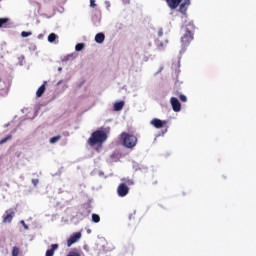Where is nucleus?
Listing matches in <instances>:
<instances>
[{"label":"nucleus","mask_w":256,"mask_h":256,"mask_svg":"<svg viewBox=\"0 0 256 256\" xmlns=\"http://www.w3.org/2000/svg\"><path fill=\"white\" fill-rule=\"evenodd\" d=\"M107 141V133L103 130H96L94 131L90 138L88 139L87 143L90 145V147H95V145H98L101 147L103 143Z\"/></svg>","instance_id":"nucleus-1"},{"label":"nucleus","mask_w":256,"mask_h":256,"mask_svg":"<svg viewBox=\"0 0 256 256\" xmlns=\"http://www.w3.org/2000/svg\"><path fill=\"white\" fill-rule=\"evenodd\" d=\"M120 141L122 142V145L126 147V149H133V147L137 145V136L122 132L120 134Z\"/></svg>","instance_id":"nucleus-2"},{"label":"nucleus","mask_w":256,"mask_h":256,"mask_svg":"<svg viewBox=\"0 0 256 256\" xmlns=\"http://www.w3.org/2000/svg\"><path fill=\"white\" fill-rule=\"evenodd\" d=\"M191 41H193V32L187 29L181 38L182 47H189Z\"/></svg>","instance_id":"nucleus-3"},{"label":"nucleus","mask_w":256,"mask_h":256,"mask_svg":"<svg viewBox=\"0 0 256 256\" xmlns=\"http://www.w3.org/2000/svg\"><path fill=\"white\" fill-rule=\"evenodd\" d=\"M119 197H127L129 195V186L125 183H121L117 188Z\"/></svg>","instance_id":"nucleus-4"},{"label":"nucleus","mask_w":256,"mask_h":256,"mask_svg":"<svg viewBox=\"0 0 256 256\" xmlns=\"http://www.w3.org/2000/svg\"><path fill=\"white\" fill-rule=\"evenodd\" d=\"M13 217H15V211H13V209L6 210L5 215L3 216V223H11Z\"/></svg>","instance_id":"nucleus-5"},{"label":"nucleus","mask_w":256,"mask_h":256,"mask_svg":"<svg viewBox=\"0 0 256 256\" xmlns=\"http://www.w3.org/2000/svg\"><path fill=\"white\" fill-rule=\"evenodd\" d=\"M81 239V232H76L70 236V238L67 240V247H71V245L77 243Z\"/></svg>","instance_id":"nucleus-6"},{"label":"nucleus","mask_w":256,"mask_h":256,"mask_svg":"<svg viewBox=\"0 0 256 256\" xmlns=\"http://www.w3.org/2000/svg\"><path fill=\"white\" fill-rule=\"evenodd\" d=\"M170 103L175 113H179V111H181V102H179V99H177L176 97H172L170 99Z\"/></svg>","instance_id":"nucleus-7"},{"label":"nucleus","mask_w":256,"mask_h":256,"mask_svg":"<svg viewBox=\"0 0 256 256\" xmlns=\"http://www.w3.org/2000/svg\"><path fill=\"white\" fill-rule=\"evenodd\" d=\"M151 125H153V127H155L156 129H161L164 125H167V121L161 120L159 118H154L151 121Z\"/></svg>","instance_id":"nucleus-8"},{"label":"nucleus","mask_w":256,"mask_h":256,"mask_svg":"<svg viewBox=\"0 0 256 256\" xmlns=\"http://www.w3.org/2000/svg\"><path fill=\"white\" fill-rule=\"evenodd\" d=\"M183 0H166V3L170 9H177L181 5Z\"/></svg>","instance_id":"nucleus-9"},{"label":"nucleus","mask_w":256,"mask_h":256,"mask_svg":"<svg viewBox=\"0 0 256 256\" xmlns=\"http://www.w3.org/2000/svg\"><path fill=\"white\" fill-rule=\"evenodd\" d=\"M47 81L43 82V85H41L38 90L36 91V97H43V94L46 90Z\"/></svg>","instance_id":"nucleus-10"},{"label":"nucleus","mask_w":256,"mask_h":256,"mask_svg":"<svg viewBox=\"0 0 256 256\" xmlns=\"http://www.w3.org/2000/svg\"><path fill=\"white\" fill-rule=\"evenodd\" d=\"M57 249H59V244H52L51 245V249H48L46 251V255L45 256H54L55 255V251H57Z\"/></svg>","instance_id":"nucleus-11"},{"label":"nucleus","mask_w":256,"mask_h":256,"mask_svg":"<svg viewBox=\"0 0 256 256\" xmlns=\"http://www.w3.org/2000/svg\"><path fill=\"white\" fill-rule=\"evenodd\" d=\"M96 43H103L105 41V34L103 32L97 33L95 36Z\"/></svg>","instance_id":"nucleus-12"},{"label":"nucleus","mask_w":256,"mask_h":256,"mask_svg":"<svg viewBox=\"0 0 256 256\" xmlns=\"http://www.w3.org/2000/svg\"><path fill=\"white\" fill-rule=\"evenodd\" d=\"M125 107V101H119L114 103V111H121Z\"/></svg>","instance_id":"nucleus-13"},{"label":"nucleus","mask_w":256,"mask_h":256,"mask_svg":"<svg viewBox=\"0 0 256 256\" xmlns=\"http://www.w3.org/2000/svg\"><path fill=\"white\" fill-rule=\"evenodd\" d=\"M188 7L189 6L182 3L179 7V12L182 13V15H185L187 13Z\"/></svg>","instance_id":"nucleus-14"},{"label":"nucleus","mask_w":256,"mask_h":256,"mask_svg":"<svg viewBox=\"0 0 256 256\" xmlns=\"http://www.w3.org/2000/svg\"><path fill=\"white\" fill-rule=\"evenodd\" d=\"M56 39H57V34H55V33L49 34V36H48L49 43H55Z\"/></svg>","instance_id":"nucleus-15"},{"label":"nucleus","mask_w":256,"mask_h":256,"mask_svg":"<svg viewBox=\"0 0 256 256\" xmlns=\"http://www.w3.org/2000/svg\"><path fill=\"white\" fill-rule=\"evenodd\" d=\"M19 253H21V250L19 249V247L14 246L12 249V256H19Z\"/></svg>","instance_id":"nucleus-16"},{"label":"nucleus","mask_w":256,"mask_h":256,"mask_svg":"<svg viewBox=\"0 0 256 256\" xmlns=\"http://www.w3.org/2000/svg\"><path fill=\"white\" fill-rule=\"evenodd\" d=\"M92 221L93 223H99V221H101L99 214H92Z\"/></svg>","instance_id":"nucleus-17"},{"label":"nucleus","mask_w":256,"mask_h":256,"mask_svg":"<svg viewBox=\"0 0 256 256\" xmlns=\"http://www.w3.org/2000/svg\"><path fill=\"white\" fill-rule=\"evenodd\" d=\"M76 51H83L85 49V43H78L75 46Z\"/></svg>","instance_id":"nucleus-18"},{"label":"nucleus","mask_w":256,"mask_h":256,"mask_svg":"<svg viewBox=\"0 0 256 256\" xmlns=\"http://www.w3.org/2000/svg\"><path fill=\"white\" fill-rule=\"evenodd\" d=\"M9 23V18H0V29L3 25H7Z\"/></svg>","instance_id":"nucleus-19"},{"label":"nucleus","mask_w":256,"mask_h":256,"mask_svg":"<svg viewBox=\"0 0 256 256\" xmlns=\"http://www.w3.org/2000/svg\"><path fill=\"white\" fill-rule=\"evenodd\" d=\"M60 139H61V135L54 136L50 139V143L52 144L57 143V141H59Z\"/></svg>","instance_id":"nucleus-20"},{"label":"nucleus","mask_w":256,"mask_h":256,"mask_svg":"<svg viewBox=\"0 0 256 256\" xmlns=\"http://www.w3.org/2000/svg\"><path fill=\"white\" fill-rule=\"evenodd\" d=\"M13 136L8 135L7 137L3 138L2 140H0V145H3V143H7V141H9V139H12Z\"/></svg>","instance_id":"nucleus-21"},{"label":"nucleus","mask_w":256,"mask_h":256,"mask_svg":"<svg viewBox=\"0 0 256 256\" xmlns=\"http://www.w3.org/2000/svg\"><path fill=\"white\" fill-rule=\"evenodd\" d=\"M67 256H81V253L76 252V251H70Z\"/></svg>","instance_id":"nucleus-22"},{"label":"nucleus","mask_w":256,"mask_h":256,"mask_svg":"<svg viewBox=\"0 0 256 256\" xmlns=\"http://www.w3.org/2000/svg\"><path fill=\"white\" fill-rule=\"evenodd\" d=\"M31 35H32L31 32H25V31L21 32V37H31Z\"/></svg>","instance_id":"nucleus-23"},{"label":"nucleus","mask_w":256,"mask_h":256,"mask_svg":"<svg viewBox=\"0 0 256 256\" xmlns=\"http://www.w3.org/2000/svg\"><path fill=\"white\" fill-rule=\"evenodd\" d=\"M179 98H180V101H182L183 103H187V96L181 94V95L179 96Z\"/></svg>","instance_id":"nucleus-24"},{"label":"nucleus","mask_w":256,"mask_h":256,"mask_svg":"<svg viewBox=\"0 0 256 256\" xmlns=\"http://www.w3.org/2000/svg\"><path fill=\"white\" fill-rule=\"evenodd\" d=\"M32 184L34 187H37V185H39V179H32Z\"/></svg>","instance_id":"nucleus-25"},{"label":"nucleus","mask_w":256,"mask_h":256,"mask_svg":"<svg viewBox=\"0 0 256 256\" xmlns=\"http://www.w3.org/2000/svg\"><path fill=\"white\" fill-rule=\"evenodd\" d=\"M182 4L189 7L191 5V0H184Z\"/></svg>","instance_id":"nucleus-26"},{"label":"nucleus","mask_w":256,"mask_h":256,"mask_svg":"<svg viewBox=\"0 0 256 256\" xmlns=\"http://www.w3.org/2000/svg\"><path fill=\"white\" fill-rule=\"evenodd\" d=\"M124 184L125 185H133L134 182H133V180H126V182Z\"/></svg>","instance_id":"nucleus-27"},{"label":"nucleus","mask_w":256,"mask_h":256,"mask_svg":"<svg viewBox=\"0 0 256 256\" xmlns=\"http://www.w3.org/2000/svg\"><path fill=\"white\" fill-rule=\"evenodd\" d=\"M95 0H90V7H96Z\"/></svg>","instance_id":"nucleus-28"},{"label":"nucleus","mask_w":256,"mask_h":256,"mask_svg":"<svg viewBox=\"0 0 256 256\" xmlns=\"http://www.w3.org/2000/svg\"><path fill=\"white\" fill-rule=\"evenodd\" d=\"M158 37H163V29L158 30Z\"/></svg>","instance_id":"nucleus-29"},{"label":"nucleus","mask_w":256,"mask_h":256,"mask_svg":"<svg viewBox=\"0 0 256 256\" xmlns=\"http://www.w3.org/2000/svg\"><path fill=\"white\" fill-rule=\"evenodd\" d=\"M24 228L27 229L28 228L27 225H24Z\"/></svg>","instance_id":"nucleus-30"}]
</instances>
